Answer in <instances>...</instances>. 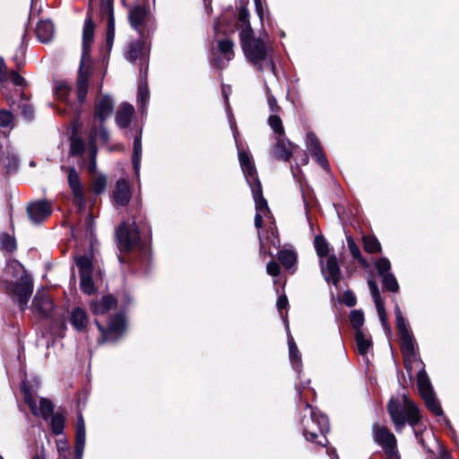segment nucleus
<instances>
[{"label":"nucleus","instance_id":"1","mask_svg":"<svg viewBox=\"0 0 459 459\" xmlns=\"http://www.w3.org/2000/svg\"><path fill=\"white\" fill-rule=\"evenodd\" d=\"M386 411L396 432L403 431L407 423L415 428L422 419L419 406L406 394H403L402 402L398 397L392 396L386 404Z\"/></svg>","mask_w":459,"mask_h":459},{"label":"nucleus","instance_id":"2","mask_svg":"<svg viewBox=\"0 0 459 459\" xmlns=\"http://www.w3.org/2000/svg\"><path fill=\"white\" fill-rule=\"evenodd\" d=\"M94 29L95 25L92 19L88 14L83 25L82 53L76 78V91L80 102H82L87 96L89 78L92 70L90 52L91 45L94 39Z\"/></svg>","mask_w":459,"mask_h":459},{"label":"nucleus","instance_id":"3","mask_svg":"<svg viewBox=\"0 0 459 459\" xmlns=\"http://www.w3.org/2000/svg\"><path fill=\"white\" fill-rule=\"evenodd\" d=\"M239 41L242 51L247 59L256 66L259 72H264V62L274 72L275 65L272 57L269 59L265 42L261 38H255L253 28L241 30L239 32Z\"/></svg>","mask_w":459,"mask_h":459},{"label":"nucleus","instance_id":"4","mask_svg":"<svg viewBox=\"0 0 459 459\" xmlns=\"http://www.w3.org/2000/svg\"><path fill=\"white\" fill-rule=\"evenodd\" d=\"M305 409L310 410L309 417L303 416L300 420L303 436L311 443L321 446H326L328 440L326 434L330 430L329 420L326 414L323 413L316 407H313L307 401H304Z\"/></svg>","mask_w":459,"mask_h":459},{"label":"nucleus","instance_id":"5","mask_svg":"<svg viewBox=\"0 0 459 459\" xmlns=\"http://www.w3.org/2000/svg\"><path fill=\"white\" fill-rule=\"evenodd\" d=\"M5 274L16 279L11 283L9 290L14 301L19 303L22 310H24L33 290L30 277L26 274L22 264L15 260L8 263Z\"/></svg>","mask_w":459,"mask_h":459},{"label":"nucleus","instance_id":"6","mask_svg":"<svg viewBox=\"0 0 459 459\" xmlns=\"http://www.w3.org/2000/svg\"><path fill=\"white\" fill-rule=\"evenodd\" d=\"M372 437L374 442L382 447L387 459L400 458L396 437L387 427L373 424Z\"/></svg>","mask_w":459,"mask_h":459},{"label":"nucleus","instance_id":"7","mask_svg":"<svg viewBox=\"0 0 459 459\" xmlns=\"http://www.w3.org/2000/svg\"><path fill=\"white\" fill-rule=\"evenodd\" d=\"M150 50V42L147 39H140L128 44L124 56L129 62L139 61L141 64H144L148 62Z\"/></svg>","mask_w":459,"mask_h":459},{"label":"nucleus","instance_id":"8","mask_svg":"<svg viewBox=\"0 0 459 459\" xmlns=\"http://www.w3.org/2000/svg\"><path fill=\"white\" fill-rule=\"evenodd\" d=\"M118 247L121 251L130 252L137 245L140 236L133 225L123 223L117 230Z\"/></svg>","mask_w":459,"mask_h":459},{"label":"nucleus","instance_id":"9","mask_svg":"<svg viewBox=\"0 0 459 459\" xmlns=\"http://www.w3.org/2000/svg\"><path fill=\"white\" fill-rule=\"evenodd\" d=\"M321 273L326 282H332L335 288H338L342 280L341 267L337 257L332 254L326 257L325 262L320 260Z\"/></svg>","mask_w":459,"mask_h":459},{"label":"nucleus","instance_id":"10","mask_svg":"<svg viewBox=\"0 0 459 459\" xmlns=\"http://www.w3.org/2000/svg\"><path fill=\"white\" fill-rule=\"evenodd\" d=\"M307 148L316 161L325 170H330V165L327 160L325 152L316 134L314 132L307 134Z\"/></svg>","mask_w":459,"mask_h":459},{"label":"nucleus","instance_id":"11","mask_svg":"<svg viewBox=\"0 0 459 459\" xmlns=\"http://www.w3.org/2000/svg\"><path fill=\"white\" fill-rule=\"evenodd\" d=\"M238 156L240 168L245 175V178L248 185L250 186V187L252 186H256L257 180L260 179L253 157L248 152L245 150L238 151Z\"/></svg>","mask_w":459,"mask_h":459},{"label":"nucleus","instance_id":"12","mask_svg":"<svg viewBox=\"0 0 459 459\" xmlns=\"http://www.w3.org/2000/svg\"><path fill=\"white\" fill-rule=\"evenodd\" d=\"M69 186L74 195V203L79 209L85 208L84 190L81 184L79 174L74 168L68 169L67 177Z\"/></svg>","mask_w":459,"mask_h":459},{"label":"nucleus","instance_id":"13","mask_svg":"<svg viewBox=\"0 0 459 459\" xmlns=\"http://www.w3.org/2000/svg\"><path fill=\"white\" fill-rule=\"evenodd\" d=\"M297 148L298 146L292 143L286 135L276 136V143L273 145V154L277 160L290 161Z\"/></svg>","mask_w":459,"mask_h":459},{"label":"nucleus","instance_id":"14","mask_svg":"<svg viewBox=\"0 0 459 459\" xmlns=\"http://www.w3.org/2000/svg\"><path fill=\"white\" fill-rule=\"evenodd\" d=\"M24 401L30 406L31 412L36 416H41L46 420L53 412L54 406L48 399L41 398L38 406L32 394L26 391L24 393Z\"/></svg>","mask_w":459,"mask_h":459},{"label":"nucleus","instance_id":"15","mask_svg":"<svg viewBox=\"0 0 459 459\" xmlns=\"http://www.w3.org/2000/svg\"><path fill=\"white\" fill-rule=\"evenodd\" d=\"M27 212L30 220L33 223H39L51 214L52 206L51 204L47 201H38L31 203L27 207Z\"/></svg>","mask_w":459,"mask_h":459},{"label":"nucleus","instance_id":"16","mask_svg":"<svg viewBox=\"0 0 459 459\" xmlns=\"http://www.w3.org/2000/svg\"><path fill=\"white\" fill-rule=\"evenodd\" d=\"M96 325L100 331L102 333V340L101 342H108L117 338L125 328V320L121 316H116L111 318L108 323L107 330H105L98 321H96Z\"/></svg>","mask_w":459,"mask_h":459},{"label":"nucleus","instance_id":"17","mask_svg":"<svg viewBox=\"0 0 459 459\" xmlns=\"http://www.w3.org/2000/svg\"><path fill=\"white\" fill-rule=\"evenodd\" d=\"M114 104L112 100L108 96L99 98L94 106L93 125H97V121L104 122L113 112Z\"/></svg>","mask_w":459,"mask_h":459},{"label":"nucleus","instance_id":"18","mask_svg":"<svg viewBox=\"0 0 459 459\" xmlns=\"http://www.w3.org/2000/svg\"><path fill=\"white\" fill-rule=\"evenodd\" d=\"M53 301L45 290L38 291L32 301L34 312L42 316H48L53 310Z\"/></svg>","mask_w":459,"mask_h":459},{"label":"nucleus","instance_id":"19","mask_svg":"<svg viewBox=\"0 0 459 459\" xmlns=\"http://www.w3.org/2000/svg\"><path fill=\"white\" fill-rule=\"evenodd\" d=\"M112 195L117 205L126 206L129 204L132 191L128 182L125 178L117 181Z\"/></svg>","mask_w":459,"mask_h":459},{"label":"nucleus","instance_id":"20","mask_svg":"<svg viewBox=\"0 0 459 459\" xmlns=\"http://www.w3.org/2000/svg\"><path fill=\"white\" fill-rule=\"evenodd\" d=\"M278 260L285 270L293 273L297 269L298 256L295 251L290 249H281L278 252Z\"/></svg>","mask_w":459,"mask_h":459},{"label":"nucleus","instance_id":"21","mask_svg":"<svg viewBox=\"0 0 459 459\" xmlns=\"http://www.w3.org/2000/svg\"><path fill=\"white\" fill-rule=\"evenodd\" d=\"M117 305L116 299L111 296H104L100 299L91 301V309L93 314H105L110 309L114 308Z\"/></svg>","mask_w":459,"mask_h":459},{"label":"nucleus","instance_id":"22","mask_svg":"<svg viewBox=\"0 0 459 459\" xmlns=\"http://www.w3.org/2000/svg\"><path fill=\"white\" fill-rule=\"evenodd\" d=\"M252 195L255 204L256 212L265 213L270 212L267 200L263 195V186L260 180H257L256 186H251Z\"/></svg>","mask_w":459,"mask_h":459},{"label":"nucleus","instance_id":"23","mask_svg":"<svg viewBox=\"0 0 459 459\" xmlns=\"http://www.w3.org/2000/svg\"><path fill=\"white\" fill-rule=\"evenodd\" d=\"M85 436V423L82 414H80L77 419L75 436V453L79 459H81L83 453Z\"/></svg>","mask_w":459,"mask_h":459},{"label":"nucleus","instance_id":"24","mask_svg":"<svg viewBox=\"0 0 459 459\" xmlns=\"http://www.w3.org/2000/svg\"><path fill=\"white\" fill-rule=\"evenodd\" d=\"M399 344L403 357H417L416 343L411 333L399 336Z\"/></svg>","mask_w":459,"mask_h":459},{"label":"nucleus","instance_id":"25","mask_svg":"<svg viewBox=\"0 0 459 459\" xmlns=\"http://www.w3.org/2000/svg\"><path fill=\"white\" fill-rule=\"evenodd\" d=\"M420 362L424 366L421 359H420ZM417 387L420 397L434 393L429 377L424 367L417 374Z\"/></svg>","mask_w":459,"mask_h":459},{"label":"nucleus","instance_id":"26","mask_svg":"<svg viewBox=\"0 0 459 459\" xmlns=\"http://www.w3.org/2000/svg\"><path fill=\"white\" fill-rule=\"evenodd\" d=\"M147 17V12L145 8L142 6H135L131 9L128 13V19L130 24L133 28L137 30H141L142 27L144 25L145 20Z\"/></svg>","mask_w":459,"mask_h":459},{"label":"nucleus","instance_id":"27","mask_svg":"<svg viewBox=\"0 0 459 459\" xmlns=\"http://www.w3.org/2000/svg\"><path fill=\"white\" fill-rule=\"evenodd\" d=\"M55 33V27L50 21H39L37 24L36 34L41 42L49 41Z\"/></svg>","mask_w":459,"mask_h":459},{"label":"nucleus","instance_id":"28","mask_svg":"<svg viewBox=\"0 0 459 459\" xmlns=\"http://www.w3.org/2000/svg\"><path fill=\"white\" fill-rule=\"evenodd\" d=\"M133 113L134 107L130 104L123 103L117 112V124L122 128H126L131 123Z\"/></svg>","mask_w":459,"mask_h":459},{"label":"nucleus","instance_id":"29","mask_svg":"<svg viewBox=\"0 0 459 459\" xmlns=\"http://www.w3.org/2000/svg\"><path fill=\"white\" fill-rule=\"evenodd\" d=\"M71 324L76 331H84L88 325V317L83 309L74 308L71 313Z\"/></svg>","mask_w":459,"mask_h":459},{"label":"nucleus","instance_id":"30","mask_svg":"<svg viewBox=\"0 0 459 459\" xmlns=\"http://www.w3.org/2000/svg\"><path fill=\"white\" fill-rule=\"evenodd\" d=\"M354 339L357 345L358 353L361 356L368 354L370 348L373 346V342L370 339L366 338L363 331H357L354 333Z\"/></svg>","mask_w":459,"mask_h":459},{"label":"nucleus","instance_id":"31","mask_svg":"<svg viewBox=\"0 0 459 459\" xmlns=\"http://www.w3.org/2000/svg\"><path fill=\"white\" fill-rule=\"evenodd\" d=\"M347 243L351 256L357 260L363 268H368L370 264L368 261L361 255L359 247L356 244L353 238L351 236L347 237Z\"/></svg>","mask_w":459,"mask_h":459},{"label":"nucleus","instance_id":"32","mask_svg":"<svg viewBox=\"0 0 459 459\" xmlns=\"http://www.w3.org/2000/svg\"><path fill=\"white\" fill-rule=\"evenodd\" d=\"M362 243L365 252L368 254H379L382 252L381 244L374 235L363 236Z\"/></svg>","mask_w":459,"mask_h":459},{"label":"nucleus","instance_id":"33","mask_svg":"<svg viewBox=\"0 0 459 459\" xmlns=\"http://www.w3.org/2000/svg\"><path fill=\"white\" fill-rule=\"evenodd\" d=\"M421 398L423 399L427 409L431 413H433L436 416L444 415L443 409H442L440 403L438 402L435 393L429 394L428 395H425Z\"/></svg>","mask_w":459,"mask_h":459},{"label":"nucleus","instance_id":"34","mask_svg":"<svg viewBox=\"0 0 459 459\" xmlns=\"http://www.w3.org/2000/svg\"><path fill=\"white\" fill-rule=\"evenodd\" d=\"M314 246L316 251V255L319 256L320 260L330 255L329 244L324 236H316L314 240Z\"/></svg>","mask_w":459,"mask_h":459},{"label":"nucleus","instance_id":"35","mask_svg":"<svg viewBox=\"0 0 459 459\" xmlns=\"http://www.w3.org/2000/svg\"><path fill=\"white\" fill-rule=\"evenodd\" d=\"M394 315L398 336L409 333L410 331L408 329L407 322L398 304H395L394 306Z\"/></svg>","mask_w":459,"mask_h":459},{"label":"nucleus","instance_id":"36","mask_svg":"<svg viewBox=\"0 0 459 459\" xmlns=\"http://www.w3.org/2000/svg\"><path fill=\"white\" fill-rule=\"evenodd\" d=\"M365 322L364 313L361 309H353L350 313V323L355 333L362 331V326Z\"/></svg>","mask_w":459,"mask_h":459},{"label":"nucleus","instance_id":"37","mask_svg":"<svg viewBox=\"0 0 459 459\" xmlns=\"http://www.w3.org/2000/svg\"><path fill=\"white\" fill-rule=\"evenodd\" d=\"M80 276L92 274V262L89 255H83L76 258Z\"/></svg>","mask_w":459,"mask_h":459},{"label":"nucleus","instance_id":"38","mask_svg":"<svg viewBox=\"0 0 459 459\" xmlns=\"http://www.w3.org/2000/svg\"><path fill=\"white\" fill-rule=\"evenodd\" d=\"M108 185L107 177L102 174L92 175L91 188L96 195H100L106 190Z\"/></svg>","mask_w":459,"mask_h":459},{"label":"nucleus","instance_id":"39","mask_svg":"<svg viewBox=\"0 0 459 459\" xmlns=\"http://www.w3.org/2000/svg\"><path fill=\"white\" fill-rule=\"evenodd\" d=\"M233 47L234 42L231 39H222L218 43L220 52L228 60H231L234 57Z\"/></svg>","mask_w":459,"mask_h":459},{"label":"nucleus","instance_id":"40","mask_svg":"<svg viewBox=\"0 0 459 459\" xmlns=\"http://www.w3.org/2000/svg\"><path fill=\"white\" fill-rule=\"evenodd\" d=\"M382 277V284L383 288L390 292H398L399 291V284L395 278V276L393 273H388L386 275L381 276Z\"/></svg>","mask_w":459,"mask_h":459},{"label":"nucleus","instance_id":"41","mask_svg":"<svg viewBox=\"0 0 459 459\" xmlns=\"http://www.w3.org/2000/svg\"><path fill=\"white\" fill-rule=\"evenodd\" d=\"M268 125L273 129V131L277 134V136H284L285 131L282 125L281 118L276 115H271L268 117Z\"/></svg>","mask_w":459,"mask_h":459},{"label":"nucleus","instance_id":"42","mask_svg":"<svg viewBox=\"0 0 459 459\" xmlns=\"http://www.w3.org/2000/svg\"><path fill=\"white\" fill-rule=\"evenodd\" d=\"M247 1L246 4L240 5L238 8V21L240 23L242 30H247L248 28H252L249 22V11L247 9Z\"/></svg>","mask_w":459,"mask_h":459},{"label":"nucleus","instance_id":"43","mask_svg":"<svg viewBox=\"0 0 459 459\" xmlns=\"http://www.w3.org/2000/svg\"><path fill=\"white\" fill-rule=\"evenodd\" d=\"M65 416L61 413H56L51 418V429L55 435H59L65 428Z\"/></svg>","mask_w":459,"mask_h":459},{"label":"nucleus","instance_id":"44","mask_svg":"<svg viewBox=\"0 0 459 459\" xmlns=\"http://www.w3.org/2000/svg\"><path fill=\"white\" fill-rule=\"evenodd\" d=\"M142 153V143L141 139L136 137L134 142V152H133V166L136 173L140 168V156Z\"/></svg>","mask_w":459,"mask_h":459},{"label":"nucleus","instance_id":"45","mask_svg":"<svg viewBox=\"0 0 459 459\" xmlns=\"http://www.w3.org/2000/svg\"><path fill=\"white\" fill-rule=\"evenodd\" d=\"M376 269L380 276L386 275L388 273H392L391 270V263L386 257H380L375 263Z\"/></svg>","mask_w":459,"mask_h":459},{"label":"nucleus","instance_id":"46","mask_svg":"<svg viewBox=\"0 0 459 459\" xmlns=\"http://www.w3.org/2000/svg\"><path fill=\"white\" fill-rule=\"evenodd\" d=\"M71 92V88L65 82H58L55 87V95L57 99L66 101V98Z\"/></svg>","mask_w":459,"mask_h":459},{"label":"nucleus","instance_id":"47","mask_svg":"<svg viewBox=\"0 0 459 459\" xmlns=\"http://www.w3.org/2000/svg\"><path fill=\"white\" fill-rule=\"evenodd\" d=\"M368 288L370 290V293L372 295V299L374 300L375 306L384 304L385 303L384 299L382 298V296L379 292L378 286H377L376 281L373 279H370L368 281Z\"/></svg>","mask_w":459,"mask_h":459},{"label":"nucleus","instance_id":"48","mask_svg":"<svg viewBox=\"0 0 459 459\" xmlns=\"http://www.w3.org/2000/svg\"><path fill=\"white\" fill-rule=\"evenodd\" d=\"M0 245L1 248L8 252H13L16 248L15 239L7 233L0 235Z\"/></svg>","mask_w":459,"mask_h":459},{"label":"nucleus","instance_id":"49","mask_svg":"<svg viewBox=\"0 0 459 459\" xmlns=\"http://www.w3.org/2000/svg\"><path fill=\"white\" fill-rule=\"evenodd\" d=\"M80 277H81V282H80L81 290L86 294H89V295L92 294L96 290L94 283L91 279L92 274L83 275V276H80Z\"/></svg>","mask_w":459,"mask_h":459},{"label":"nucleus","instance_id":"50","mask_svg":"<svg viewBox=\"0 0 459 459\" xmlns=\"http://www.w3.org/2000/svg\"><path fill=\"white\" fill-rule=\"evenodd\" d=\"M89 143L91 148V158L94 157L96 159L97 155V143H98V127L97 125H93L91 126L90 135H89Z\"/></svg>","mask_w":459,"mask_h":459},{"label":"nucleus","instance_id":"51","mask_svg":"<svg viewBox=\"0 0 459 459\" xmlns=\"http://www.w3.org/2000/svg\"><path fill=\"white\" fill-rule=\"evenodd\" d=\"M100 13L103 17H107L108 22L111 18L115 19L113 11V0H103L100 5Z\"/></svg>","mask_w":459,"mask_h":459},{"label":"nucleus","instance_id":"52","mask_svg":"<svg viewBox=\"0 0 459 459\" xmlns=\"http://www.w3.org/2000/svg\"><path fill=\"white\" fill-rule=\"evenodd\" d=\"M289 354L290 359L292 362H295L296 364L301 362V354L292 338L289 340Z\"/></svg>","mask_w":459,"mask_h":459},{"label":"nucleus","instance_id":"53","mask_svg":"<svg viewBox=\"0 0 459 459\" xmlns=\"http://www.w3.org/2000/svg\"><path fill=\"white\" fill-rule=\"evenodd\" d=\"M104 122L97 121L98 127V143H101L102 144H106L109 141V134L108 130L103 125Z\"/></svg>","mask_w":459,"mask_h":459},{"label":"nucleus","instance_id":"54","mask_svg":"<svg viewBox=\"0 0 459 459\" xmlns=\"http://www.w3.org/2000/svg\"><path fill=\"white\" fill-rule=\"evenodd\" d=\"M115 38V19H110L108 23L106 43L107 47L110 49Z\"/></svg>","mask_w":459,"mask_h":459},{"label":"nucleus","instance_id":"55","mask_svg":"<svg viewBox=\"0 0 459 459\" xmlns=\"http://www.w3.org/2000/svg\"><path fill=\"white\" fill-rule=\"evenodd\" d=\"M342 302L348 307H353L357 304V298L354 292L351 290H347L343 292L342 295Z\"/></svg>","mask_w":459,"mask_h":459},{"label":"nucleus","instance_id":"56","mask_svg":"<svg viewBox=\"0 0 459 459\" xmlns=\"http://www.w3.org/2000/svg\"><path fill=\"white\" fill-rule=\"evenodd\" d=\"M266 273L273 277L279 276L281 273V264L273 259L269 261L266 264Z\"/></svg>","mask_w":459,"mask_h":459},{"label":"nucleus","instance_id":"57","mask_svg":"<svg viewBox=\"0 0 459 459\" xmlns=\"http://www.w3.org/2000/svg\"><path fill=\"white\" fill-rule=\"evenodd\" d=\"M13 115L11 112L6 110H1L0 111V126L2 127H7L9 126L13 122Z\"/></svg>","mask_w":459,"mask_h":459},{"label":"nucleus","instance_id":"58","mask_svg":"<svg viewBox=\"0 0 459 459\" xmlns=\"http://www.w3.org/2000/svg\"><path fill=\"white\" fill-rule=\"evenodd\" d=\"M9 80H11L16 86H23L25 84V79L15 70L9 72Z\"/></svg>","mask_w":459,"mask_h":459},{"label":"nucleus","instance_id":"59","mask_svg":"<svg viewBox=\"0 0 459 459\" xmlns=\"http://www.w3.org/2000/svg\"><path fill=\"white\" fill-rule=\"evenodd\" d=\"M376 308H377L379 319L381 321V324L387 325L389 322H388L387 315H386L385 308V303L376 306Z\"/></svg>","mask_w":459,"mask_h":459},{"label":"nucleus","instance_id":"60","mask_svg":"<svg viewBox=\"0 0 459 459\" xmlns=\"http://www.w3.org/2000/svg\"><path fill=\"white\" fill-rule=\"evenodd\" d=\"M9 80V72L6 65L2 57H0V82H7Z\"/></svg>","mask_w":459,"mask_h":459},{"label":"nucleus","instance_id":"61","mask_svg":"<svg viewBox=\"0 0 459 459\" xmlns=\"http://www.w3.org/2000/svg\"><path fill=\"white\" fill-rule=\"evenodd\" d=\"M84 150V143L81 140H75L72 143L71 152L73 154H81Z\"/></svg>","mask_w":459,"mask_h":459},{"label":"nucleus","instance_id":"62","mask_svg":"<svg viewBox=\"0 0 459 459\" xmlns=\"http://www.w3.org/2000/svg\"><path fill=\"white\" fill-rule=\"evenodd\" d=\"M276 306L280 312H281L283 309H286L289 307V300L285 294H282L278 297Z\"/></svg>","mask_w":459,"mask_h":459},{"label":"nucleus","instance_id":"63","mask_svg":"<svg viewBox=\"0 0 459 459\" xmlns=\"http://www.w3.org/2000/svg\"><path fill=\"white\" fill-rule=\"evenodd\" d=\"M268 104L271 112L277 114L281 111V108L278 105L277 100L273 96L268 98Z\"/></svg>","mask_w":459,"mask_h":459},{"label":"nucleus","instance_id":"64","mask_svg":"<svg viewBox=\"0 0 459 459\" xmlns=\"http://www.w3.org/2000/svg\"><path fill=\"white\" fill-rule=\"evenodd\" d=\"M149 98V93L147 89L141 87L138 91V100L141 102L142 106L145 105L147 100Z\"/></svg>","mask_w":459,"mask_h":459}]
</instances>
